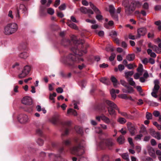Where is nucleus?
Wrapping results in <instances>:
<instances>
[{
  "mask_svg": "<svg viewBox=\"0 0 161 161\" xmlns=\"http://www.w3.org/2000/svg\"><path fill=\"white\" fill-rule=\"evenodd\" d=\"M127 81L130 85L133 86H135V82L133 81L132 78H128Z\"/></svg>",
  "mask_w": 161,
  "mask_h": 161,
  "instance_id": "7c9ffc66",
  "label": "nucleus"
},
{
  "mask_svg": "<svg viewBox=\"0 0 161 161\" xmlns=\"http://www.w3.org/2000/svg\"><path fill=\"white\" fill-rule=\"evenodd\" d=\"M142 135L140 134L137 135L135 137V139L136 140H139L141 139V138L142 137Z\"/></svg>",
  "mask_w": 161,
  "mask_h": 161,
  "instance_id": "de8ad7c7",
  "label": "nucleus"
},
{
  "mask_svg": "<svg viewBox=\"0 0 161 161\" xmlns=\"http://www.w3.org/2000/svg\"><path fill=\"white\" fill-rule=\"evenodd\" d=\"M32 102L31 98L28 96L24 97L22 100V103L25 105H30L32 103Z\"/></svg>",
  "mask_w": 161,
  "mask_h": 161,
  "instance_id": "1a4fd4ad",
  "label": "nucleus"
},
{
  "mask_svg": "<svg viewBox=\"0 0 161 161\" xmlns=\"http://www.w3.org/2000/svg\"><path fill=\"white\" fill-rule=\"evenodd\" d=\"M109 158L107 155H105L103 157L102 159L103 161H108Z\"/></svg>",
  "mask_w": 161,
  "mask_h": 161,
  "instance_id": "052dcab7",
  "label": "nucleus"
},
{
  "mask_svg": "<svg viewBox=\"0 0 161 161\" xmlns=\"http://www.w3.org/2000/svg\"><path fill=\"white\" fill-rule=\"evenodd\" d=\"M150 44H149V46L151 47L153 50L157 53H159L161 52L160 49L156 45L150 46Z\"/></svg>",
  "mask_w": 161,
  "mask_h": 161,
  "instance_id": "6ab92c4d",
  "label": "nucleus"
},
{
  "mask_svg": "<svg viewBox=\"0 0 161 161\" xmlns=\"http://www.w3.org/2000/svg\"><path fill=\"white\" fill-rule=\"evenodd\" d=\"M57 92L58 93H62L63 92V90L61 87H58L56 90Z\"/></svg>",
  "mask_w": 161,
  "mask_h": 161,
  "instance_id": "680f3d73",
  "label": "nucleus"
},
{
  "mask_svg": "<svg viewBox=\"0 0 161 161\" xmlns=\"http://www.w3.org/2000/svg\"><path fill=\"white\" fill-rule=\"evenodd\" d=\"M148 54L151 57L155 58L156 56V54L154 52H152V50L148 49L147 50Z\"/></svg>",
  "mask_w": 161,
  "mask_h": 161,
  "instance_id": "bb28decb",
  "label": "nucleus"
},
{
  "mask_svg": "<svg viewBox=\"0 0 161 161\" xmlns=\"http://www.w3.org/2000/svg\"><path fill=\"white\" fill-rule=\"evenodd\" d=\"M128 141L130 144L132 146V147H134V145L132 142V139L131 138L129 137L128 138Z\"/></svg>",
  "mask_w": 161,
  "mask_h": 161,
  "instance_id": "864d4df0",
  "label": "nucleus"
},
{
  "mask_svg": "<svg viewBox=\"0 0 161 161\" xmlns=\"http://www.w3.org/2000/svg\"><path fill=\"white\" fill-rule=\"evenodd\" d=\"M153 136L155 138L158 140H160L161 139V135L160 133L156 132L154 131H153Z\"/></svg>",
  "mask_w": 161,
  "mask_h": 161,
  "instance_id": "a878e982",
  "label": "nucleus"
},
{
  "mask_svg": "<svg viewBox=\"0 0 161 161\" xmlns=\"http://www.w3.org/2000/svg\"><path fill=\"white\" fill-rule=\"evenodd\" d=\"M153 114L154 116L157 117L159 115L160 113L158 111H155L153 112Z\"/></svg>",
  "mask_w": 161,
  "mask_h": 161,
  "instance_id": "bf43d9fd",
  "label": "nucleus"
},
{
  "mask_svg": "<svg viewBox=\"0 0 161 161\" xmlns=\"http://www.w3.org/2000/svg\"><path fill=\"white\" fill-rule=\"evenodd\" d=\"M47 12L48 14L50 15H53L54 12V9L51 8H49L47 9Z\"/></svg>",
  "mask_w": 161,
  "mask_h": 161,
  "instance_id": "4c0bfd02",
  "label": "nucleus"
},
{
  "mask_svg": "<svg viewBox=\"0 0 161 161\" xmlns=\"http://www.w3.org/2000/svg\"><path fill=\"white\" fill-rule=\"evenodd\" d=\"M28 54L25 52L21 53L19 55V57L25 59L28 56Z\"/></svg>",
  "mask_w": 161,
  "mask_h": 161,
  "instance_id": "b1692460",
  "label": "nucleus"
},
{
  "mask_svg": "<svg viewBox=\"0 0 161 161\" xmlns=\"http://www.w3.org/2000/svg\"><path fill=\"white\" fill-rule=\"evenodd\" d=\"M93 10L95 12L96 14H101V12L99 10V9L96 7L95 8H94L93 9Z\"/></svg>",
  "mask_w": 161,
  "mask_h": 161,
  "instance_id": "6e6d98bb",
  "label": "nucleus"
},
{
  "mask_svg": "<svg viewBox=\"0 0 161 161\" xmlns=\"http://www.w3.org/2000/svg\"><path fill=\"white\" fill-rule=\"evenodd\" d=\"M147 149L148 152L149 153V154L151 156H152V155L151 154L150 151L152 152V153H154V151L152 147L149 146L147 147Z\"/></svg>",
  "mask_w": 161,
  "mask_h": 161,
  "instance_id": "a19ab883",
  "label": "nucleus"
},
{
  "mask_svg": "<svg viewBox=\"0 0 161 161\" xmlns=\"http://www.w3.org/2000/svg\"><path fill=\"white\" fill-rule=\"evenodd\" d=\"M106 104L108 105V108H112L118 110V112H119V110L117 105L114 102L109 100H106L105 101Z\"/></svg>",
  "mask_w": 161,
  "mask_h": 161,
  "instance_id": "0eeeda50",
  "label": "nucleus"
},
{
  "mask_svg": "<svg viewBox=\"0 0 161 161\" xmlns=\"http://www.w3.org/2000/svg\"><path fill=\"white\" fill-rule=\"evenodd\" d=\"M108 108V112L110 115H113L116 114L115 111V109L109 108Z\"/></svg>",
  "mask_w": 161,
  "mask_h": 161,
  "instance_id": "cd10ccee",
  "label": "nucleus"
},
{
  "mask_svg": "<svg viewBox=\"0 0 161 161\" xmlns=\"http://www.w3.org/2000/svg\"><path fill=\"white\" fill-rule=\"evenodd\" d=\"M30 70L31 67L29 66H25L24 67L22 72L19 75V77L20 79L25 77L29 74Z\"/></svg>",
  "mask_w": 161,
  "mask_h": 161,
  "instance_id": "20e7f679",
  "label": "nucleus"
},
{
  "mask_svg": "<svg viewBox=\"0 0 161 161\" xmlns=\"http://www.w3.org/2000/svg\"><path fill=\"white\" fill-rule=\"evenodd\" d=\"M111 15L114 20L117 21L118 20V16L115 13H113V15Z\"/></svg>",
  "mask_w": 161,
  "mask_h": 161,
  "instance_id": "ea45409f",
  "label": "nucleus"
},
{
  "mask_svg": "<svg viewBox=\"0 0 161 161\" xmlns=\"http://www.w3.org/2000/svg\"><path fill=\"white\" fill-rule=\"evenodd\" d=\"M71 143V140L70 139H67L64 141V143L66 145H69Z\"/></svg>",
  "mask_w": 161,
  "mask_h": 161,
  "instance_id": "338daca9",
  "label": "nucleus"
},
{
  "mask_svg": "<svg viewBox=\"0 0 161 161\" xmlns=\"http://www.w3.org/2000/svg\"><path fill=\"white\" fill-rule=\"evenodd\" d=\"M143 66L142 64H140L138 68L137 69V70L139 73H141L142 74V73L143 71Z\"/></svg>",
  "mask_w": 161,
  "mask_h": 161,
  "instance_id": "f704fd0d",
  "label": "nucleus"
},
{
  "mask_svg": "<svg viewBox=\"0 0 161 161\" xmlns=\"http://www.w3.org/2000/svg\"><path fill=\"white\" fill-rule=\"evenodd\" d=\"M111 80L113 83V84L114 86L115 87H117L118 83L117 80L116 78L114 76H112L111 77Z\"/></svg>",
  "mask_w": 161,
  "mask_h": 161,
  "instance_id": "412c9836",
  "label": "nucleus"
},
{
  "mask_svg": "<svg viewBox=\"0 0 161 161\" xmlns=\"http://www.w3.org/2000/svg\"><path fill=\"white\" fill-rule=\"evenodd\" d=\"M154 86L153 89V92H158L160 88V86L159 85V81L158 80H156L154 81Z\"/></svg>",
  "mask_w": 161,
  "mask_h": 161,
  "instance_id": "ddd939ff",
  "label": "nucleus"
},
{
  "mask_svg": "<svg viewBox=\"0 0 161 161\" xmlns=\"http://www.w3.org/2000/svg\"><path fill=\"white\" fill-rule=\"evenodd\" d=\"M142 5V3L137 1H133L129 6L125 7V12L128 15L131 14L136 8H139Z\"/></svg>",
  "mask_w": 161,
  "mask_h": 161,
  "instance_id": "f03ea898",
  "label": "nucleus"
},
{
  "mask_svg": "<svg viewBox=\"0 0 161 161\" xmlns=\"http://www.w3.org/2000/svg\"><path fill=\"white\" fill-rule=\"evenodd\" d=\"M80 10L81 12L84 14H86L87 13V9L86 7H81L80 8Z\"/></svg>",
  "mask_w": 161,
  "mask_h": 161,
  "instance_id": "e433bc0d",
  "label": "nucleus"
},
{
  "mask_svg": "<svg viewBox=\"0 0 161 161\" xmlns=\"http://www.w3.org/2000/svg\"><path fill=\"white\" fill-rule=\"evenodd\" d=\"M122 158L126 161H129V156L127 153H125L121 155Z\"/></svg>",
  "mask_w": 161,
  "mask_h": 161,
  "instance_id": "c85d7f7f",
  "label": "nucleus"
},
{
  "mask_svg": "<svg viewBox=\"0 0 161 161\" xmlns=\"http://www.w3.org/2000/svg\"><path fill=\"white\" fill-rule=\"evenodd\" d=\"M66 8V6L64 3L61 4L58 7L59 9L61 10H65Z\"/></svg>",
  "mask_w": 161,
  "mask_h": 161,
  "instance_id": "58836bf2",
  "label": "nucleus"
},
{
  "mask_svg": "<svg viewBox=\"0 0 161 161\" xmlns=\"http://www.w3.org/2000/svg\"><path fill=\"white\" fill-rule=\"evenodd\" d=\"M137 37L140 38L142 36H144L146 34L147 30L145 27H142L137 29Z\"/></svg>",
  "mask_w": 161,
  "mask_h": 161,
  "instance_id": "39448f33",
  "label": "nucleus"
},
{
  "mask_svg": "<svg viewBox=\"0 0 161 161\" xmlns=\"http://www.w3.org/2000/svg\"><path fill=\"white\" fill-rule=\"evenodd\" d=\"M105 142L106 146L109 149H111V147L114 144V140L112 138H109L106 140Z\"/></svg>",
  "mask_w": 161,
  "mask_h": 161,
  "instance_id": "9b49d317",
  "label": "nucleus"
},
{
  "mask_svg": "<svg viewBox=\"0 0 161 161\" xmlns=\"http://www.w3.org/2000/svg\"><path fill=\"white\" fill-rule=\"evenodd\" d=\"M110 36H116L117 35V32L115 31H112L110 34H109Z\"/></svg>",
  "mask_w": 161,
  "mask_h": 161,
  "instance_id": "13d9d810",
  "label": "nucleus"
},
{
  "mask_svg": "<svg viewBox=\"0 0 161 161\" xmlns=\"http://www.w3.org/2000/svg\"><path fill=\"white\" fill-rule=\"evenodd\" d=\"M86 21L88 23H90L92 24H94L96 23V21L95 20H91L89 19H87L86 20Z\"/></svg>",
  "mask_w": 161,
  "mask_h": 161,
  "instance_id": "3c124183",
  "label": "nucleus"
},
{
  "mask_svg": "<svg viewBox=\"0 0 161 161\" xmlns=\"http://www.w3.org/2000/svg\"><path fill=\"white\" fill-rule=\"evenodd\" d=\"M117 141L119 144H123L124 143L125 141L124 137L122 135H120L118 138Z\"/></svg>",
  "mask_w": 161,
  "mask_h": 161,
  "instance_id": "a211bd4d",
  "label": "nucleus"
},
{
  "mask_svg": "<svg viewBox=\"0 0 161 161\" xmlns=\"http://www.w3.org/2000/svg\"><path fill=\"white\" fill-rule=\"evenodd\" d=\"M88 14V16L89 17H91V14H94L93 12L92 11V10L91 9H87V13Z\"/></svg>",
  "mask_w": 161,
  "mask_h": 161,
  "instance_id": "37998d69",
  "label": "nucleus"
},
{
  "mask_svg": "<svg viewBox=\"0 0 161 161\" xmlns=\"http://www.w3.org/2000/svg\"><path fill=\"white\" fill-rule=\"evenodd\" d=\"M18 119L19 121L22 124L28 122L30 121L29 118L26 115L21 114L19 115Z\"/></svg>",
  "mask_w": 161,
  "mask_h": 161,
  "instance_id": "423d86ee",
  "label": "nucleus"
},
{
  "mask_svg": "<svg viewBox=\"0 0 161 161\" xmlns=\"http://www.w3.org/2000/svg\"><path fill=\"white\" fill-rule=\"evenodd\" d=\"M37 142L40 146H42L43 144V141L41 139H38L37 140Z\"/></svg>",
  "mask_w": 161,
  "mask_h": 161,
  "instance_id": "603ef678",
  "label": "nucleus"
},
{
  "mask_svg": "<svg viewBox=\"0 0 161 161\" xmlns=\"http://www.w3.org/2000/svg\"><path fill=\"white\" fill-rule=\"evenodd\" d=\"M135 56L134 54H131L128 55L126 56V58L129 61H132L135 59Z\"/></svg>",
  "mask_w": 161,
  "mask_h": 161,
  "instance_id": "aec40b11",
  "label": "nucleus"
},
{
  "mask_svg": "<svg viewBox=\"0 0 161 161\" xmlns=\"http://www.w3.org/2000/svg\"><path fill=\"white\" fill-rule=\"evenodd\" d=\"M70 21L68 20V22L67 23V25L70 28H73L75 30H78V27H77L76 25L73 23H70Z\"/></svg>",
  "mask_w": 161,
  "mask_h": 161,
  "instance_id": "dca6fc26",
  "label": "nucleus"
},
{
  "mask_svg": "<svg viewBox=\"0 0 161 161\" xmlns=\"http://www.w3.org/2000/svg\"><path fill=\"white\" fill-rule=\"evenodd\" d=\"M118 122L121 124H124L126 122V119L122 117H119L117 120Z\"/></svg>",
  "mask_w": 161,
  "mask_h": 161,
  "instance_id": "393cba45",
  "label": "nucleus"
},
{
  "mask_svg": "<svg viewBox=\"0 0 161 161\" xmlns=\"http://www.w3.org/2000/svg\"><path fill=\"white\" fill-rule=\"evenodd\" d=\"M115 10V8L113 5H110L109 6V12L110 15H113L114 13Z\"/></svg>",
  "mask_w": 161,
  "mask_h": 161,
  "instance_id": "5701e85b",
  "label": "nucleus"
},
{
  "mask_svg": "<svg viewBox=\"0 0 161 161\" xmlns=\"http://www.w3.org/2000/svg\"><path fill=\"white\" fill-rule=\"evenodd\" d=\"M60 3V0H56L55 2L54 6L57 7Z\"/></svg>",
  "mask_w": 161,
  "mask_h": 161,
  "instance_id": "e2e57ef3",
  "label": "nucleus"
},
{
  "mask_svg": "<svg viewBox=\"0 0 161 161\" xmlns=\"http://www.w3.org/2000/svg\"><path fill=\"white\" fill-rule=\"evenodd\" d=\"M17 11L22 12V13H25L27 12V8L24 4H20L19 7L17 8Z\"/></svg>",
  "mask_w": 161,
  "mask_h": 161,
  "instance_id": "f8f14e48",
  "label": "nucleus"
},
{
  "mask_svg": "<svg viewBox=\"0 0 161 161\" xmlns=\"http://www.w3.org/2000/svg\"><path fill=\"white\" fill-rule=\"evenodd\" d=\"M72 50L74 52L75 54H70L68 56L67 58L68 61L73 62L72 63L69 64L70 66L73 65L75 62L78 63L80 61H83V59L81 58H78V55L81 56L83 54H85L87 52L86 50H85L83 51L81 50V53H79V50L76 47L72 48Z\"/></svg>",
  "mask_w": 161,
  "mask_h": 161,
  "instance_id": "f257e3e1",
  "label": "nucleus"
},
{
  "mask_svg": "<svg viewBox=\"0 0 161 161\" xmlns=\"http://www.w3.org/2000/svg\"><path fill=\"white\" fill-rule=\"evenodd\" d=\"M118 113L127 119H130V115L127 114V113L125 112H121L119 111V112Z\"/></svg>",
  "mask_w": 161,
  "mask_h": 161,
  "instance_id": "473e14b6",
  "label": "nucleus"
},
{
  "mask_svg": "<svg viewBox=\"0 0 161 161\" xmlns=\"http://www.w3.org/2000/svg\"><path fill=\"white\" fill-rule=\"evenodd\" d=\"M70 19L71 20H70V21H72L75 23L78 22V21L76 20L75 18L73 16L71 17Z\"/></svg>",
  "mask_w": 161,
  "mask_h": 161,
  "instance_id": "0e129e2a",
  "label": "nucleus"
},
{
  "mask_svg": "<svg viewBox=\"0 0 161 161\" xmlns=\"http://www.w3.org/2000/svg\"><path fill=\"white\" fill-rule=\"evenodd\" d=\"M69 130L68 129H66L65 130L64 132L62 134V135L63 136H66L67 135L69 134Z\"/></svg>",
  "mask_w": 161,
  "mask_h": 161,
  "instance_id": "69168bd1",
  "label": "nucleus"
},
{
  "mask_svg": "<svg viewBox=\"0 0 161 161\" xmlns=\"http://www.w3.org/2000/svg\"><path fill=\"white\" fill-rule=\"evenodd\" d=\"M101 119L105 123L108 124H109L111 122V120L109 118L104 115L101 116Z\"/></svg>",
  "mask_w": 161,
  "mask_h": 161,
  "instance_id": "f3484780",
  "label": "nucleus"
},
{
  "mask_svg": "<svg viewBox=\"0 0 161 161\" xmlns=\"http://www.w3.org/2000/svg\"><path fill=\"white\" fill-rule=\"evenodd\" d=\"M136 149L137 152L138 153H139L141 151L142 148L141 146H137L136 147Z\"/></svg>",
  "mask_w": 161,
  "mask_h": 161,
  "instance_id": "774afa93",
  "label": "nucleus"
},
{
  "mask_svg": "<svg viewBox=\"0 0 161 161\" xmlns=\"http://www.w3.org/2000/svg\"><path fill=\"white\" fill-rule=\"evenodd\" d=\"M134 73L133 71L125 72V77L126 78H128L129 76H132Z\"/></svg>",
  "mask_w": 161,
  "mask_h": 161,
  "instance_id": "c756f323",
  "label": "nucleus"
},
{
  "mask_svg": "<svg viewBox=\"0 0 161 161\" xmlns=\"http://www.w3.org/2000/svg\"><path fill=\"white\" fill-rule=\"evenodd\" d=\"M81 144H80L79 146L78 147H75L73 148L72 150L71 153L72 154H76L77 155H80L81 154H80L79 153L80 151V149H81ZM83 147H84L83 146H82Z\"/></svg>",
  "mask_w": 161,
  "mask_h": 161,
  "instance_id": "6e6552de",
  "label": "nucleus"
},
{
  "mask_svg": "<svg viewBox=\"0 0 161 161\" xmlns=\"http://www.w3.org/2000/svg\"><path fill=\"white\" fill-rule=\"evenodd\" d=\"M96 19L98 20H102L103 19V17L101 14H97V15H96Z\"/></svg>",
  "mask_w": 161,
  "mask_h": 161,
  "instance_id": "c03bdc74",
  "label": "nucleus"
},
{
  "mask_svg": "<svg viewBox=\"0 0 161 161\" xmlns=\"http://www.w3.org/2000/svg\"><path fill=\"white\" fill-rule=\"evenodd\" d=\"M149 103L150 105L155 107L158 106L159 104L157 103L151 101L149 102Z\"/></svg>",
  "mask_w": 161,
  "mask_h": 161,
  "instance_id": "79ce46f5",
  "label": "nucleus"
},
{
  "mask_svg": "<svg viewBox=\"0 0 161 161\" xmlns=\"http://www.w3.org/2000/svg\"><path fill=\"white\" fill-rule=\"evenodd\" d=\"M142 7L145 9H148L149 8V4L147 3H144L142 6Z\"/></svg>",
  "mask_w": 161,
  "mask_h": 161,
  "instance_id": "49530a36",
  "label": "nucleus"
},
{
  "mask_svg": "<svg viewBox=\"0 0 161 161\" xmlns=\"http://www.w3.org/2000/svg\"><path fill=\"white\" fill-rule=\"evenodd\" d=\"M127 128L132 135H135V127L132 126V124L130 122H128L127 124Z\"/></svg>",
  "mask_w": 161,
  "mask_h": 161,
  "instance_id": "9d476101",
  "label": "nucleus"
},
{
  "mask_svg": "<svg viewBox=\"0 0 161 161\" xmlns=\"http://www.w3.org/2000/svg\"><path fill=\"white\" fill-rule=\"evenodd\" d=\"M114 23L113 21H109L108 23H105L104 24V26L105 28L108 29L109 28V27L112 26L114 25Z\"/></svg>",
  "mask_w": 161,
  "mask_h": 161,
  "instance_id": "4be33fe9",
  "label": "nucleus"
},
{
  "mask_svg": "<svg viewBox=\"0 0 161 161\" xmlns=\"http://www.w3.org/2000/svg\"><path fill=\"white\" fill-rule=\"evenodd\" d=\"M100 81L101 82L105 84L108 85V80L105 77L101 78Z\"/></svg>",
  "mask_w": 161,
  "mask_h": 161,
  "instance_id": "2f4dec72",
  "label": "nucleus"
},
{
  "mask_svg": "<svg viewBox=\"0 0 161 161\" xmlns=\"http://www.w3.org/2000/svg\"><path fill=\"white\" fill-rule=\"evenodd\" d=\"M95 132L98 134H101L102 133V130L101 128L99 127H96L95 128Z\"/></svg>",
  "mask_w": 161,
  "mask_h": 161,
  "instance_id": "72a5a7b5",
  "label": "nucleus"
},
{
  "mask_svg": "<svg viewBox=\"0 0 161 161\" xmlns=\"http://www.w3.org/2000/svg\"><path fill=\"white\" fill-rule=\"evenodd\" d=\"M115 54L114 53H112L111 56L109 58V59L110 61H113L115 57Z\"/></svg>",
  "mask_w": 161,
  "mask_h": 161,
  "instance_id": "8fccbe9b",
  "label": "nucleus"
},
{
  "mask_svg": "<svg viewBox=\"0 0 161 161\" xmlns=\"http://www.w3.org/2000/svg\"><path fill=\"white\" fill-rule=\"evenodd\" d=\"M118 68L119 69L120 71H122L125 68L124 65L121 64L119 65L118 66Z\"/></svg>",
  "mask_w": 161,
  "mask_h": 161,
  "instance_id": "5fc2aeb1",
  "label": "nucleus"
},
{
  "mask_svg": "<svg viewBox=\"0 0 161 161\" xmlns=\"http://www.w3.org/2000/svg\"><path fill=\"white\" fill-rule=\"evenodd\" d=\"M67 114L69 115H72L74 116H76L77 115V113L76 111L72 108H69L68 109Z\"/></svg>",
  "mask_w": 161,
  "mask_h": 161,
  "instance_id": "2eb2a0df",
  "label": "nucleus"
},
{
  "mask_svg": "<svg viewBox=\"0 0 161 161\" xmlns=\"http://www.w3.org/2000/svg\"><path fill=\"white\" fill-rule=\"evenodd\" d=\"M128 37L131 40H134L138 38L137 37V36H135L132 35L131 34H130L129 35Z\"/></svg>",
  "mask_w": 161,
  "mask_h": 161,
  "instance_id": "a18cd8bd",
  "label": "nucleus"
},
{
  "mask_svg": "<svg viewBox=\"0 0 161 161\" xmlns=\"http://www.w3.org/2000/svg\"><path fill=\"white\" fill-rule=\"evenodd\" d=\"M127 90L125 89H122L123 92L127 93H132L134 92V90L133 88L130 86H127L126 87Z\"/></svg>",
  "mask_w": 161,
  "mask_h": 161,
  "instance_id": "4468645a",
  "label": "nucleus"
},
{
  "mask_svg": "<svg viewBox=\"0 0 161 161\" xmlns=\"http://www.w3.org/2000/svg\"><path fill=\"white\" fill-rule=\"evenodd\" d=\"M154 36V34L153 32H149L147 35L148 38H153Z\"/></svg>",
  "mask_w": 161,
  "mask_h": 161,
  "instance_id": "09e8293b",
  "label": "nucleus"
},
{
  "mask_svg": "<svg viewBox=\"0 0 161 161\" xmlns=\"http://www.w3.org/2000/svg\"><path fill=\"white\" fill-rule=\"evenodd\" d=\"M142 75L141 73H136L134 75V78L136 79H137L139 78L140 76Z\"/></svg>",
  "mask_w": 161,
  "mask_h": 161,
  "instance_id": "4d7b16f0",
  "label": "nucleus"
},
{
  "mask_svg": "<svg viewBox=\"0 0 161 161\" xmlns=\"http://www.w3.org/2000/svg\"><path fill=\"white\" fill-rule=\"evenodd\" d=\"M18 29V26L16 23H10L5 27L4 32L6 35H11L16 32Z\"/></svg>",
  "mask_w": 161,
  "mask_h": 161,
  "instance_id": "7ed1b4c3",
  "label": "nucleus"
},
{
  "mask_svg": "<svg viewBox=\"0 0 161 161\" xmlns=\"http://www.w3.org/2000/svg\"><path fill=\"white\" fill-rule=\"evenodd\" d=\"M146 118L148 120L151 119L152 118V114L148 112H147L146 113Z\"/></svg>",
  "mask_w": 161,
  "mask_h": 161,
  "instance_id": "c9c22d12",
  "label": "nucleus"
}]
</instances>
